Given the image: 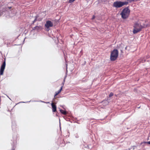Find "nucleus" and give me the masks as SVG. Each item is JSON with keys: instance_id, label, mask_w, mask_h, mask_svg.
I'll use <instances>...</instances> for the list:
<instances>
[{"instance_id": "obj_3", "label": "nucleus", "mask_w": 150, "mask_h": 150, "mask_svg": "<svg viewBox=\"0 0 150 150\" xmlns=\"http://www.w3.org/2000/svg\"><path fill=\"white\" fill-rule=\"evenodd\" d=\"M118 55V52L117 50H114L111 52L110 59L111 61H115L117 58Z\"/></svg>"}, {"instance_id": "obj_9", "label": "nucleus", "mask_w": 150, "mask_h": 150, "mask_svg": "<svg viewBox=\"0 0 150 150\" xmlns=\"http://www.w3.org/2000/svg\"><path fill=\"white\" fill-rule=\"evenodd\" d=\"M62 87L57 92H55V95L54 96H57L58 94H59L61 92V91L62 89Z\"/></svg>"}, {"instance_id": "obj_14", "label": "nucleus", "mask_w": 150, "mask_h": 150, "mask_svg": "<svg viewBox=\"0 0 150 150\" xmlns=\"http://www.w3.org/2000/svg\"><path fill=\"white\" fill-rule=\"evenodd\" d=\"M103 103H105H105H106L107 104H108V102H107V101H103Z\"/></svg>"}, {"instance_id": "obj_13", "label": "nucleus", "mask_w": 150, "mask_h": 150, "mask_svg": "<svg viewBox=\"0 0 150 150\" xmlns=\"http://www.w3.org/2000/svg\"><path fill=\"white\" fill-rule=\"evenodd\" d=\"M75 0H69V2L71 3H72L73 2H74Z\"/></svg>"}, {"instance_id": "obj_7", "label": "nucleus", "mask_w": 150, "mask_h": 150, "mask_svg": "<svg viewBox=\"0 0 150 150\" xmlns=\"http://www.w3.org/2000/svg\"><path fill=\"white\" fill-rule=\"evenodd\" d=\"M52 106V111L53 112H55L56 111V106L54 104V103L52 102L51 103Z\"/></svg>"}, {"instance_id": "obj_1", "label": "nucleus", "mask_w": 150, "mask_h": 150, "mask_svg": "<svg viewBox=\"0 0 150 150\" xmlns=\"http://www.w3.org/2000/svg\"><path fill=\"white\" fill-rule=\"evenodd\" d=\"M130 12V10L128 7L125 8L121 13L122 17L124 19L127 18L129 15Z\"/></svg>"}, {"instance_id": "obj_4", "label": "nucleus", "mask_w": 150, "mask_h": 150, "mask_svg": "<svg viewBox=\"0 0 150 150\" xmlns=\"http://www.w3.org/2000/svg\"><path fill=\"white\" fill-rule=\"evenodd\" d=\"M128 3L127 2L115 1L113 3V6L115 8H120L124 5L127 4Z\"/></svg>"}, {"instance_id": "obj_10", "label": "nucleus", "mask_w": 150, "mask_h": 150, "mask_svg": "<svg viewBox=\"0 0 150 150\" xmlns=\"http://www.w3.org/2000/svg\"><path fill=\"white\" fill-rule=\"evenodd\" d=\"M60 111L64 115H66L67 114V112L65 110H60Z\"/></svg>"}, {"instance_id": "obj_6", "label": "nucleus", "mask_w": 150, "mask_h": 150, "mask_svg": "<svg viewBox=\"0 0 150 150\" xmlns=\"http://www.w3.org/2000/svg\"><path fill=\"white\" fill-rule=\"evenodd\" d=\"M6 66L5 61L3 62L1 66L0 70V75H2L3 74V72L5 69Z\"/></svg>"}, {"instance_id": "obj_12", "label": "nucleus", "mask_w": 150, "mask_h": 150, "mask_svg": "<svg viewBox=\"0 0 150 150\" xmlns=\"http://www.w3.org/2000/svg\"><path fill=\"white\" fill-rule=\"evenodd\" d=\"M113 93H110V95H109V97H111V96H113Z\"/></svg>"}, {"instance_id": "obj_15", "label": "nucleus", "mask_w": 150, "mask_h": 150, "mask_svg": "<svg viewBox=\"0 0 150 150\" xmlns=\"http://www.w3.org/2000/svg\"><path fill=\"white\" fill-rule=\"evenodd\" d=\"M36 21V18H35L34 20V21H33V23H34L35 21Z\"/></svg>"}, {"instance_id": "obj_16", "label": "nucleus", "mask_w": 150, "mask_h": 150, "mask_svg": "<svg viewBox=\"0 0 150 150\" xmlns=\"http://www.w3.org/2000/svg\"><path fill=\"white\" fill-rule=\"evenodd\" d=\"M94 18H95V16H93V18H92V19H94Z\"/></svg>"}, {"instance_id": "obj_8", "label": "nucleus", "mask_w": 150, "mask_h": 150, "mask_svg": "<svg viewBox=\"0 0 150 150\" xmlns=\"http://www.w3.org/2000/svg\"><path fill=\"white\" fill-rule=\"evenodd\" d=\"M33 30H36L38 31L42 29V27L41 26H36L33 29Z\"/></svg>"}, {"instance_id": "obj_2", "label": "nucleus", "mask_w": 150, "mask_h": 150, "mask_svg": "<svg viewBox=\"0 0 150 150\" xmlns=\"http://www.w3.org/2000/svg\"><path fill=\"white\" fill-rule=\"evenodd\" d=\"M146 26V25H141L138 23H136L134 26V28L133 31V33L134 34L136 33L141 31L143 28Z\"/></svg>"}, {"instance_id": "obj_17", "label": "nucleus", "mask_w": 150, "mask_h": 150, "mask_svg": "<svg viewBox=\"0 0 150 150\" xmlns=\"http://www.w3.org/2000/svg\"><path fill=\"white\" fill-rule=\"evenodd\" d=\"M0 52H1L0 51Z\"/></svg>"}, {"instance_id": "obj_5", "label": "nucleus", "mask_w": 150, "mask_h": 150, "mask_svg": "<svg viewBox=\"0 0 150 150\" xmlns=\"http://www.w3.org/2000/svg\"><path fill=\"white\" fill-rule=\"evenodd\" d=\"M53 26V23L51 21H46L45 25V29L47 31H48L50 29V27H52Z\"/></svg>"}, {"instance_id": "obj_11", "label": "nucleus", "mask_w": 150, "mask_h": 150, "mask_svg": "<svg viewBox=\"0 0 150 150\" xmlns=\"http://www.w3.org/2000/svg\"><path fill=\"white\" fill-rule=\"evenodd\" d=\"M146 144V143H147L149 144H150V141H149V142H144L143 143H142V144Z\"/></svg>"}]
</instances>
